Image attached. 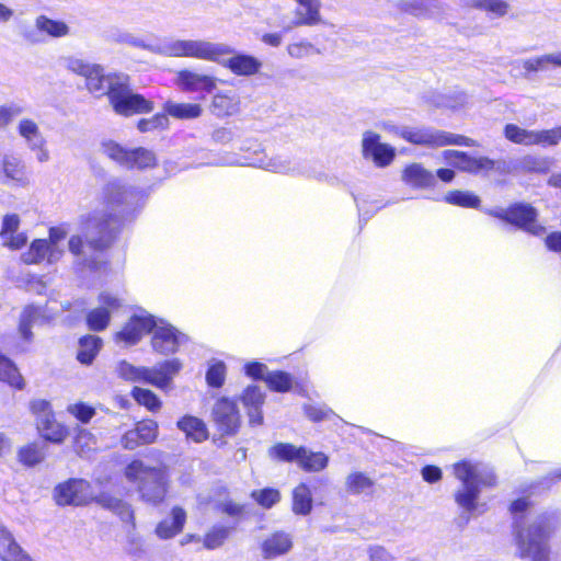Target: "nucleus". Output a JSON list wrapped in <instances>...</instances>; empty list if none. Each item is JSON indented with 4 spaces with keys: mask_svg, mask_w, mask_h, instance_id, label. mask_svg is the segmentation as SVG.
I'll return each mask as SVG.
<instances>
[{
    "mask_svg": "<svg viewBox=\"0 0 561 561\" xmlns=\"http://www.w3.org/2000/svg\"><path fill=\"white\" fill-rule=\"evenodd\" d=\"M519 168L528 173H546L548 171V163L542 158L528 154L520 159Z\"/></svg>",
    "mask_w": 561,
    "mask_h": 561,
    "instance_id": "6e6d98bb",
    "label": "nucleus"
},
{
    "mask_svg": "<svg viewBox=\"0 0 561 561\" xmlns=\"http://www.w3.org/2000/svg\"><path fill=\"white\" fill-rule=\"evenodd\" d=\"M95 503L102 508L116 515L128 531L136 529V515L131 504L115 495L101 492L95 495Z\"/></svg>",
    "mask_w": 561,
    "mask_h": 561,
    "instance_id": "a211bd4d",
    "label": "nucleus"
},
{
    "mask_svg": "<svg viewBox=\"0 0 561 561\" xmlns=\"http://www.w3.org/2000/svg\"><path fill=\"white\" fill-rule=\"evenodd\" d=\"M251 499L262 508L270 510L274 505H276L280 499L282 494L276 488H263L259 490H253L251 492Z\"/></svg>",
    "mask_w": 561,
    "mask_h": 561,
    "instance_id": "de8ad7c7",
    "label": "nucleus"
},
{
    "mask_svg": "<svg viewBox=\"0 0 561 561\" xmlns=\"http://www.w3.org/2000/svg\"><path fill=\"white\" fill-rule=\"evenodd\" d=\"M473 8L495 16H504L510 5L505 0H474Z\"/></svg>",
    "mask_w": 561,
    "mask_h": 561,
    "instance_id": "603ef678",
    "label": "nucleus"
},
{
    "mask_svg": "<svg viewBox=\"0 0 561 561\" xmlns=\"http://www.w3.org/2000/svg\"><path fill=\"white\" fill-rule=\"evenodd\" d=\"M443 157L458 171L473 175L488 174L495 169V161L485 156L474 157L466 151L448 149Z\"/></svg>",
    "mask_w": 561,
    "mask_h": 561,
    "instance_id": "2eb2a0df",
    "label": "nucleus"
},
{
    "mask_svg": "<svg viewBox=\"0 0 561 561\" xmlns=\"http://www.w3.org/2000/svg\"><path fill=\"white\" fill-rule=\"evenodd\" d=\"M305 414L311 422L319 423L327 420L332 414V411L317 405H307Z\"/></svg>",
    "mask_w": 561,
    "mask_h": 561,
    "instance_id": "69168bd1",
    "label": "nucleus"
},
{
    "mask_svg": "<svg viewBox=\"0 0 561 561\" xmlns=\"http://www.w3.org/2000/svg\"><path fill=\"white\" fill-rule=\"evenodd\" d=\"M130 396L138 405L144 407L151 413H157L162 408V401L150 389L136 386L130 390Z\"/></svg>",
    "mask_w": 561,
    "mask_h": 561,
    "instance_id": "ea45409f",
    "label": "nucleus"
},
{
    "mask_svg": "<svg viewBox=\"0 0 561 561\" xmlns=\"http://www.w3.org/2000/svg\"><path fill=\"white\" fill-rule=\"evenodd\" d=\"M158 437V422L153 419L145 417L135 422L133 428L124 432L119 444L126 450H135L138 447L154 444Z\"/></svg>",
    "mask_w": 561,
    "mask_h": 561,
    "instance_id": "4468645a",
    "label": "nucleus"
},
{
    "mask_svg": "<svg viewBox=\"0 0 561 561\" xmlns=\"http://www.w3.org/2000/svg\"><path fill=\"white\" fill-rule=\"evenodd\" d=\"M91 483L80 478H69L56 485L54 499L60 506H85L95 503Z\"/></svg>",
    "mask_w": 561,
    "mask_h": 561,
    "instance_id": "f8f14e48",
    "label": "nucleus"
},
{
    "mask_svg": "<svg viewBox=\"0 0 561 561\" xmlns=\"http://www.w3.org/2000/svg\"><path fill=\"white\" fill-rule=\"evenodd\" d=\"M169 126V119L164 113H157L150 118H141L137 122V128L140 133H148L154 129H165Z\"/></svg>",
    "mask_w": 561,
    "mask_h": 561,
    "instance_id": "5fc2aeb1",
    "label": "nucleus"
},
{
    "mask_svg": "<svg viewBox=\"0 0 561 561\" xmlns=\"http://www.w3.org/2000/svg\"><path fill=\"white\" fill-rule=\"evenodd\" d=\"M156 324V319L151 314H133L123 328L114 333L113 340L127 346L136 345L144 335L152 332Z\"/></svg>",
    "mask_w": 561,
    "mask_h": 561,
    "instance_id": "dca6fc26",
    "label": "nucleus"
},
{
    "mask_svg": "<svg viewBox=\"0 0 561 561\" xmlns=\"http://www.w3.org/2000/svg\"><path fill=\"white\" fill-rule=\"evenodd\" d=\"M304 453V446H296L291 443H275L268 448V457L276 462H298Z\"/></svg>",
    "mask_w": 561,
    "mask_h": 561,
    "instance_id": "f704fd0d",
    "label": "nucleus"
},
{
    "mask_svg": "<svg viewBox=\"0 0 561 561\" xmlns=\"http://www.w3.org/2000/svg\"><path fill=\"white\" fill-rule=\"evenodd\" d=\"M362 154L364 158H371L376 167L386 168L394 160L396 150L390 145L380 142L379 134L367 131L362 140Z\"/></svg>",
    "mask_w": 561,
    "mask_h": 561,
    "instance_id": "f3484780",
    "label": "nucleus"
},
{
    "mask_svg": "<svg viewBox=\"0 0 561 561\" xmlns=\"http://www.w3.org/2000/svg\"><path fill=\"white\" fill-rule=\"evenodd\" d=\"M18 461L26 468H34L41 465L45 458L46 453L44 446H42L38 442L32 440L18 449L16 453Z\"/></svg>",
    "mask_w": 561,
    "mask_h": 561,
    "instance_id": "72a5a7b5",
    "label": "nucleus"
},
{
    "mask_svg": "<svg viewBox=\"0 0 561 561\" xmlns=\"http://www.w3.org/2000/svg\"><path fill=\"white\" fill-rule=\"evenodd\" d=\"M100 307L91 309L85 316V323L89 330L94 332L104 331L111 322V313L121 307L119 300L106 293L99 296Z\"/></svg>",
    "mask_w": 561,
    "mask_h": 561,
    "instance_id": "aec40b11",
    "label": "nucleus"
},
{
    "mask_svg": "<svg viewBox=\"0 0 561 561\" xmlns=\"http://www.w3.org/2000/svg\"><path fill=\"white\" fill-rule=\"evenodd\" d=\"M240 99L231 91H220L213 95L209 112L219 119L228 118L240 112Z\"/></svg>",
    "mask_w": 561,
    "mask_h": 561,
    "instance_id": "a878e982",
    "label": "nucleus"
},
{
    "mask_svg": "<svg viewBox=\"0 0 561 561\" xmlns=\"http://www.w3.org/2000/svg\"><path fill=\"white\" fill-rule=\"evenodd\" d=\"M313 45L307 41L291 43L287 46V53L293 58H304L313 51Z\"/></svg>",
    "mask_w": 561,
    "mask_h": 561,
    "instance_id": "e2e57ef3",
    "label": "nucleus"
},
{
    "mask_svg": "<svg viewBox=\"0 0 561 561\" xmlns=\"http://www.w3.org/2000/svg\"><path fill=\"white\" fill-rule=\"evenodd\" d=\"M176 57H192L219 62L224 56L231 55L233 49L227 45L205 41H179L173 46Z\"/></svg>",
    "mask_w": 561,
    "mask_h": 561,
    "instance_id": "ddd939ff",
    "label": "nucleus"
},
{
    "mask_svg": "<svg viewBox=\"0 0 561 561\" xmlns=\"http://www.w3.org/2000/svg\"><path fill=\"white\" fill-rule=\"evenodd\" d=\"M103 153L114 163L128 170H150L158 165L154 151L145 147L128 148L108 139L101 144Z\"/></svg>",
    "mask_w": 561,
    "mask_h": 561,
    "instance_id": "423d86ee",
    "label": "nucleus"
},
{
    "mask_svg": "<svg viewBox=\"0 0 561 561\" xmlns=\"http://www.w3.org/2000/svg\"><path fill=\"white\" fill-rule=\"evenodd\" d=\"M488 214L535 237H541L546 232V228L538 220V210L529 203H512L506 208L490 209Z\"/></svg>",
    "mask_w": 561,
    "mask_h": 561,
    "instance_id": "0eeeda50",
    "label": "nucleus"
},
{
    "mask_svg": "<svg viewBox=\"0 0 561 561\" xmlns=\"http://www.w3.org/2000/svg\"><path fill=\"white\" fill-rule=\"evenodd\" d=\"M557 512H543L527 527L514 531V542L519 559L529 561H550L549 539L558 524Z\"/></svg>",
    "mask_w": 561,
    "mask_h": 561,
    "instance_id": "f03ea898",
    "label": "nucleus"
},
{
    "mask_svg": "<svg viewBox=\"0 0 561 561\" xmlns=\"http://www.w3.org/2000/svg\"><path fill=\"white\" fill-rule=\"evenodd\" d=\"M538 488L539 483L537 482H531L526 485H523L519 489L520 496L512 501V503L510 504L508 510L511 514H523L528 508H530L533 505L530 497H533L536 494Z\"/></svg>",
    "mask_w": 561,
    "mask_h": 561,
    "instance_id": "37998d69",
    "label": "nucleus"
},
{
    "mask_svg": "<svg viewBox=\"0 0 561 561\" xmlns=\"http://www.w3.org/2000/svg\"><path fill=\"white\" fill-rule=\"evenodd\" d=\"M42 439L54 445H62L69 437L70 431L67 425L56 419V414H49L48 417L39 419L36 423Z\"/></svg>",
    "mask_w": 561,
    "mask_h": 561,
    "instance_id": "bb28decb",
    "label": "nucleus"
},
{
    "mask_svg": "<svg viewBox=\"0 0 561 561\" xmlns=\"http://www.w3.org/2000/svg\"><path fill=\"white\" fill-rule=\"evenodd\" d=\"M444 201L447 204L463 208L479 209L481 207V199L478 195L461 190L449 191L444 196Z\"/></svg>",
    "mask_w": 561,
    "mask_h": 561,
    "instance_id": "a19ab883",
    "label": "nucleus"
},
{
    "mask_svg": "<svg viewBox=\"0 0 561 561\" xmlns=\"http://www.w3.org/2000/svg\"><path fill=\"white\" fill-rule=\"evenodd\" d=\"M403 182L417 190L431 188L435 185V174L427 170L422 163L413 162L402 170Z\"/></svg>",
    "mask_w": 561,
    "mask_h": 561,
    "instance_id": "c85d7f7f",
    "label": "nucleus"
},
{
    "mask_svg": "<svg viewBox=\"0 0 561 561\" xmlns=\"http://www.w3.org/2000/svg\"><path fill=\"white\" fill-rule=\"evenodd\" d=\"M164 114L176 119H194L203 114V107L198 103H175L168 101L164 103Z\"/></svg>",
    "mask_w": 561,
    "mask_h": 561,
    "instance_id": "e433bc0d",
    "label": "nucleus"
},
{
    "mask_svg": "<svg viewBox=\"0 0 561 561\" xmlns=\"http://www.w3.org/2000/svg\"><path fill=\"white\" fill-rule=\"evenodd\" d=\"M265 368L266 367L264 364L253 360V362H249L244 365V373L247 376H249L255 380H264Z\"/></svg>",
    "mask_w": 561,
    "mask_h": 561,
    "instance_id": "774afa93",
    "label": "nucleus"
},
{
    "mask_svg": "<svg viewBox=\"0 0 561 561\" xmlns=\"http://www.w3.org/2000/svg\"><path fill=\"white\" fill-rule=\"evenodd\" d=\"M30 411L35 416L36 422L39 419L48 417L49 414H55L50 403L44 399H37V400L31 401Z\"/></svg>",
    "mask_w": 561,
    "mask_h": 561,
    "instance_id": "680f3d73",
    "label": "nucleus"
},
{
    "mask_svg": "<svg viewBox=\"0 0 561 561\" xmlns=\"http://www.w3.org/2000/svg\"><path fill=\"white\" fill-rule=\"evenodd\" d=\"M453 473L463 484V488L454 494L455 502L465 511L473 512L480 495L476 466L470 460L462 459L453 465Z\"/></svg>",
    "mask_w": 561,
    "mask_h": 561,
    "instance_id": "1a4fd4ad",
    "label": "nucleus"
},
{
    "mask_svg": "<svg viewBox=\"0 0 561 561\" xmlns=\"http://www.w3.org/2000/svg\"><path fill=\"white\" fill-rule=\"evenodd\" d=\"M264 381L274 392H288L293 388L294 379L290 374L283 370H273L266 374Z\"/></svg>",
    "mask_w": 561,
    "mask_h": 561,
    "instance_id": "a18cd8bd",
    "label": "nucleus"
},
{
    "mask_svg": "<svg viewBox=\"0 0 561 561\" xmlns=\"http://www.w3.org/2000/svg\"><path fill=\"white\" fill-rule=\"evenodd\" d=\"M19 133L27 141H33L39 137L37 124L28 118L22 119L19 124Z\"/></svg>",
    "mask_w": 561,
    "mask_h": 561,
    "instance_id": "0e129e2a",
    "label": "nucleus"
},
{
    "mask_svg": "<svg viewBox=\"0 0 561 561\" xmlns=\"http://www.w3.org/2000/svg\"><path fill=\"white\" fill-rule=\"evenodd\" d=\"M171 519L160 520L154 529V534L163 540L171 539L181 534L186 524L187 514L185 510L175 505L170 511Z\"/></svg>",
    "mask_w": 561,
    "mask_h": 561,
    "instance_id": "cd10ccee",
    "label": "nucleus"
},
{
    "mask_svg": "<svg viewBox=\"0 0 561 561\" xmlns=\"http://www.w3.org/2000/svg\"><path fill=\"white\" fill-rule=\"evenodd\" d=\"M216 511L221 515L232 518L234 523L247 519L249 516L248 505L236 502L232 499H227L218 503Z\"/></svg>",
    "mask_w": 561,
    "mask_h": 561,
    "instance_id": "49530a36",
    "label": "nucleus"
},
{
    "mask_svg": "<svg viewBox=\"0 0 561 561\" xmlns=\"http://www.w3.org/2000/svg\"><path fill=\"white\" fill-rule=\"evenodd\" d=\"M225 66L236 76L249 77L260 71L262 62L252 55L236 54L226 61Z\"/></svg>",
    "mask_w": 561,
    "mask_h": 561,
    "instance_id": "2f4dec72",
    "label": "nucleus"
},
{
    "mask_svg": "<svg viewBox=\"0 0 561 561\" xmlns=\"http://www.w3.org/2000/svg\"><path fill=\"white\" fill-rule=\"evenodd\" d=\"M178 84L185 92L210 93L216 89L217 80L213 76L183 69L178 72Z\"/></svg>",
    "mask_w": 561,
    "mask_h": 561,
    "instance_id": "393cba45",
    "label": "nucleus"
},
{
    "mask_svg": "<svg viewBox=\"0 0 561 561\" xmlns=\"http://www.w3.org/2000/svg\"><path fill=\"white\" fill-rule=\"evenodd\" d=\"M19 546L12 534L7 528L0 526V560L2 561Z\"/></svg>",
    "mask_w": 561,
    "mask_h": 561,
    "instance_id": "bf43d9fd",
    "label": "nucleus"
},
{
    "mask_svg": "<svg viewBox=\"0 0 561 561\" xmlns=\"http://www.w3.org/2000/svg\"><path fill=\"white\" fill-rule=\"evenodd\" d=\"M533 133L534 130L522 128L513 123L506 124L503 128V135L508 141L526 147L531 146Z\"/></svg>",
    "mask_w": 561,
    "mask_h": 561,
    "instance_id": "09e8293b",
    "label": "nucleus"
},
{
    "mask_svg": "<svg viewBox=\"0 0 561 561\" xmlns=\"http://www.w3.org/2000/svg\"><path fill=\"white\" fill-rule=\"evenodd\" d=\"M36 24L41 31L55 37L65 36L69 32V27L65 22L51 20L44 15L37 19Z\"/></svg>",
    "mask_w": 561,
    "mask_h": 561,
    "instance_id": "3c124183",
    "label": "nucleus"
},
{
    "mask_svg": "<svg viewBox=\"0 0 561 561\" xmlns=\"http://www.w3.org/2000/svg\"><path fill=\"white\" fill-rule=\"evenodd\" d=\"M67 412L83 424L89 423L96 413L92 405L82 401L69 404L67 407Z\"/></svg>",
    "mask_w": 561,
    "mask_h": 561,
    "instance_id": "864d4df0",
    "label": "nucleus"
},
{
    "mask_svg": "<svg viewBox=\"0 0 561 561\" xmlns=\"http://www.w3.org/2000/svg\"><path fill=\"white\" fill-rule=\"evenodd\" d=\"M294 547L290 534L275 530L267 535L260 543L261 554L266 560L276 559L287 554Z\"/></svg>",
    "mask_w": 561,
    "mask_h": 561,
    "instance_id": "4be33fe9",
    "label": "nucleus"
},
{
    "mask_svg": "<svg viewBox=\"0 0 561 561\" xmlns=\"http://www.w3.org/2000/svg\"><path fill=\"white\" fill-rule=\"evenodd\" d=\"M151 347L160 355L176 353L180 347V332L171 324L154 328L152 330Z\"/></svg>",
    "mask_w": 561,
    "mask_h": 561,
    "instance_id": "5701e85b",
    "label": "nucleus"
},
{
    "mask_svg": "<svg viewBox=\"0 0 561 561\" xmlns=\"http://www.w3.org/2000/svg\"><path fill=\"white\" fill-rule=\"evenodd\" d=\"M68 69L84 78L87 90L95 98L107 96V87H110L112 77H119L116 73L105 75L101 65L89 64L81 59H71L68 62Z\"/></svg>",
    "mask_w": 561,
    "mask_h": 561,
    "instance_id": "9b49d317",
    "label": "nucleus"
},
{
    "mask_svg": "<svg viewBox=\"0 0 561 561\" xmlns=\"http://www.w3.org/2000/svg\"><path fill=\"white\" fill-rule=\"evenodd\" d=\"M226 378V366L224 363L218 362L210 365L206 371V381L209 387L220 388Z\"/></svg>",
    "mask_w": 561,
    "mask_h": 561,
    "instance_id": "4d7b16f0",
    "label": "nucleus"
},
{
    "mask_svg": "<svg viewBox=\"0 0 561 561\" xmlns=\"http://www.w3.org/2000/svg\"><path fill=\"white\" fill-rule=\"evenodd\" d=\"M561 140V126L550 129L534 130L531 146H556Z\"/></svg>",
    "mask_w": 561,
    "mask_h": 561,
    "instance_id": "8fccbe9b",
    "label": "nucleus"
},
{
    "mask_svg": "<svg viewBox=\"0 0 561 561\" xmlns=\"http://www.w3.org/2000/svg\"><path fill=\"white\" fill-rule=\"evenodd\" d=\"M374 485V480L364 472L359 471L350 473L345 481L346 491L355 495L371 492Z\"/></svg>",
    "mask_w": 561,
    "mask_h": 561,
    "instance_id": "79ce46f5",
    "label": "nucleus"
},
{
    "mask_svg": "<svg viewBox=\"0 0 561 561\" xmlns=\"http://www.w3.org/2000/svg\"><path fill=\"white\" fill-rule=\"evenodd\" d=\"M234 134L230 127L220 126L211 131V139L217 144H229L233 140Z\"/></svg>",
    "mask_w": 561,
    "mask_h": 561,
    "instance_id": "338daca9",
    "label": "nucleus"
},
{
    "mask_svg": "<svg viewBox=\"0 0 561 561\" xmlns=\"http://www.w3.org/2000/svg\"><path fill=\"white\" fill-rule=\"evenodd\" d=\"M182 367L183 365L178 358L163 360L153 367L129 365L127 378L167 391L172 387L173 379Z\"/></svg>",
    "mask_w": 561,
    "mask_h": 561,
    "instance_id": "6e6552de",
    "label": "nucleus"
},
{
    "mask_svg": "<svg viewBox=\"0 0 561 561\" xmlns=\"http://www.w3.org/2000/svg\"><path fill=\"white\" fill-rule=\"evenodd\" d=\"M34 319H35L34 309L33 308L24 309V311L20 318L19 331L25 340H31L33 336L32 327L34 323Z\"/></svg>",
    "mask_w": 561,
    "mask_h": 561,
    "instance_id": "052dcab7",
    "label": "nucleus"
},
{
    "mask_svg": "<svg viewBox=\"0 0 561 561\" xmlns=\"http://www.w3.org/2000/svg\"><path fill=\"white\" fill-rule=\"evenodd\" d=\"M329 463L328 456L322 451H311L304 447V453L298 459L297 465L306 472H318L327 468Z\"/></svg>",
    "mask_w": 561,
    "mask_h": 561,
    "instance_id": "58836bf2",
    "label": "nucleus"
},
{
    "mask_svg": "<svg viewBox=\"0 0 561 561\" xmlns=\"http://www.w3.org/2000/svg\"><path fill=\"white\" fill-rule=\"evenodd\" d=\"M107 100L113 111L121 116L148 114L154 108V103L142 94L133 93L129 84L121 77H112L107 87Z\"/></svg>",
    "mask_w": 561,
    "mask_h": 561,
    "instance_id": "39448f33",
    "label": "nucleus"
},
{
    "mask_svg": "<svg viewBox=\"0 0 561 561\" xmlns=\"http://www.w3.org/2000/svg\"><path fill=\"white\" fill-rule=\"evenodd\" d=\"M176 427L185 434L186 439L197 444L207 440L209 437L206 423L194 415L185 414L180 417Z\"/></svg>",
    "mask_w": 561,
    "mask_h": 561,
    "instance_id": "c756f323",
    "label": "nucleus"
},
{
    "mask_svg": "<svg viewBox=\"0 0 561 561\" xmlns=\"http://www.w3.org/2000/svg\"><path fill=\"white\" fill-rule=\"evenodd\" d=\"M0 381L7 383L14 390H23L25 380L21 375L19 368L4 354L0 352Z\"/></svg>",
    "mask_w": 561,
    "mask_h": 561,
    "instance_id": "c9c22d12",
    "label": "nucleus"
},
{
    "mask_svg": "<svg viewBox=\"0 0 561 561\" xmlns=\"http://www.w3.org/2000/svg\"><path fill=\"white\" fill-rule=\"evenodd\" d=\"M313 499L310 486L305 483H298L291 492V512L295 515L307 516L312 512Z\"/></svg>",
    "mask_w": 561,
    "mask_h": 561,
    "instance_id": "473e14b6",
    "label": "nucleus"
},
{
    "mask_svg": "<svg viewBox=\"0 0 561 561\" xmlns=\"http://www.w3.org/2000/svg\"><path fill=\"white\" fill-rule=\"evenodd\" d=\"M5 176L13 181H22L24 179V168L21 162L14 158H5L2 162Z\"/></svg>",
    "mask_w": 561,
    "mask_h": 561,
    "instance_id": "13d9d810",
    "label": "nucleus"
},
{
    "mask_svg": "<svg viewBox=\"0 0 561 561\" xmlns=\"http://www.w3.org/2000/svg\"><path fill=\"white\" fill-rule=\"evenodd\" d=\"M96 438L87 428H77L72 437V449L79 456H87L95 449Z\"/></svg>",
    "mask_w": 561,
    "mask_h": 561,
    "instance_id": "c03bdc74",
    "label": "nucleus"
},
{
    "mask_svg": "<svg viewBox=\"0 0 561 561\" xmlns=\"http://www.w3.org/2000/svg\"><path fill=\"white\" fill-rule=\"evenodd\" d=\"M103 347V341L100 336L84 334L78 340V351L76 359L85 366L93 364Z\"/></svg>",
    "mask_w": 561,
    "mask_h": 561,
    "instance_id": "7c9ffc66",
    "label": "nucleus"
},
{
    "mask_svg": "<svg viewBox=\"0 0 561 561\" xmlns=\"http://www.w3.org/2000/svg\"><path fill=\"white\" fill-rule=\"evenodd\" d=\"M80 234L68 240V250L83 266L98 270L107 263V253L116 243L123 221L116 214L93 210L79 219Z\"/></svg>",
    "mask_w": 561,
    "mask_h": 561,
    "instance_id": "f257e3e1",
    "label": "nucleus"
},
{
    "mask_svg": "<svg viewBox=\"0 0 561 561\" xmlns=\"http://www.w3.org/2000/svg\"><path fill=\"white\" fill-rule=\"evenodd\" d=\"M20 224L21 220L18 214H7L2 218L0 238L2 244L12 251L21 250L28 240L26 232L19 231Z\"/></svg>",
    "mask_w": 561,
    "mask_h": 561,
    "instance_id": "412c9836",
    "label": "nucleus"
},
{
    "mask_svg": "<svg viewBox=\"0 0 561 561\" xmlns=\"http://www.w3.org/2000/svg\"><path fill=\"white\" fill-rule=\"evenodd\" d=\"M233 530V526L221 524L214 525L203 537L204 548L207 550H215L222 547Z\"/></svg>",
    "mask_w": 561,
    "mask_h": 561,
    "instance_id": "4c0bfd02",
    "label": "nucleus"
},
{
    "mask_svg": "<svg viewBox=\"0 0 561 561\" xmlns=\"http://www.w3.org/2000/svg\"><path fill=\"white\" fill-rule=\"evenodd\" d=\"M62 255L58 247H53L47 239H34L27 250L22 253L21 261L26 265H38L42 263L55 264Z\"/></svg>",
    "mask_w": 561,
    "mask_h": 561,
    "instance_id": "6ab92c4d",
    "label": "nucleus"
},
{
    "mask_svg": "<svg viewBox=\"0 0 561 561\" xmlns=\"http://www.w3.org/2000/svg\"><path fill=\"white\" fill-rule=\"evenodd\" d=\"M397 134L401 139L413 146L431 149L448 146H478L477 141L470 137L433 127H404Z\"/></svg>",
    "mask_w": 561,
    "mask_h": 561,
    "instance_id": "20e7f679",
    "label": "nucleus"
},
{
    "mask_svg": "<svg viewBox=\"0 0 561 561\" xmlns=\"http://www.w3.org/2000/svg\"><path fill=\"white\" fill-rule=\"evenodd\" d=\"M210 416L220 437H233L240 432L242 416L234 399L218 398L213 405Z\"/></svg>",
    "mask_w": 561,
    "mask_h": 561,
    "instance_id": "9d476101",
    "label": "nucleus"
},
{
    "mask_svg": "<svg viewBox=\"0 0 561 561\" xmlns=\"http://www.w3.org/2000/svg\"><path fill=\"white\" fill-rule=\"evenodd\" d=\"M240 400L247 410L250 426L262 425L264 420L262 407L265 402V394L261 389L255 385L248 386L242 391Z\"/></svg>",
    "mask_w": 561,
    "mask_h": 561,
    "instance_id": "b1692460",
    "label": "nucleus"
},
{
    "mask_svg": "<svg viewBox=\"0 0 561 561\" xmlns=\"http://www.w3.org/2000/svg\"><path fill=\"white\" fill-rule=\"evenodd\" d=\"M124 474L128 481L138 482L137 490L144 502L156 506L165 501L169 491L167 467L146 466L141 460L133 459Z\"/></svg>",
    "mask_w": 561,
    "mask_h": 561,
    "instance_id": "7ed1b4c3",
    "label": "nucleus"
}]
</instances>
